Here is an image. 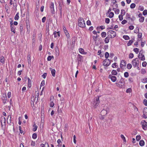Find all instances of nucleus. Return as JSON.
<instances>
[{
	"mask_svg": "<svg viewBox=\"0 0 147 147\" xmlns=\"http://www.w3.org/2000/svg\"><path fill=\"white\" fill-rule=\"evenodd\" d=\"M78 25L81 28H84L85 27V23L83 18L80 17L78 18Z\"/></svg>",
	"mask_w": 147,
	"mask_h": 147,
	"instance_id": "1",
	"label": "nucleus"
},
{
	"mask_svg": "<svg viewBox=\"0 0 147 147\" xmlns=\"http://www.w3.org/2000/svg\"><path fill=\"white\" fill-rule=\"evenodd\" d=\"M100 102L99 97H97L94 99L93 101V108H96L98 106Z\"/></svg>",
	"mask_w": 147,
	"mask_h": 147,
	"instance_id": "2",
	"label": "nucleus"
},
{
	"mask_svg": "<svg viewBox=\"0 0 147 147\" xmlns=\"http://www.w3.org/2000/svg\"><path fill=\"white\" fill-rule=\"evenodd\" d=\"M131 63L134 67L138 66L139 64V61L138 59L136 58L133 59L131 61Z\"/></svg>",
	"mask_w": 147,
	"mask_h": 147,
	"instance_id": "3",
	"label": "nucleus"
},
{
	"mask_svg": "<svg viewBox=\"0 0 147 147\" xmlns=\"http://www.w3.org/2000/svg\"><path fill=\"white\" fill-rule=\"evenodd\" d=\"M107 34L108 36H109V34L110 35V38H113L115 37L116 35V34L115 32L112 30L109 31L107 33Z\"/></svg>",
	"mask_w": 147,
	"mask_h": 147,
	"instance_id": "4",
	"label": "nucleus"
},
{
	"mask_svg": "<svg viewBox=\"0 0 147 147\" xmlns=\"http://www.w3.org/2000/svg\"><path fill=\"white\" fill-rule=\"evenodd\" d=\"M111 63V60L109 59H105L103 62V64L104 66H108L110 65Z\"/></svg>",
	"mask_w": 147,
	"mask_h": 147,
	"instance_id": "5",
	"label": "nucleus"
},
{
	"mask_svg": "<svg viewBox=\"0 0 147 147\" xmlns=\"http://www.w3.org/2000/svg\"><path fill=\"white\" fill-rule=\"evenodd\" d=\"M142 123L143 129L144 130H146L147 129V123L145 121H142Z\"/></svg>",
	"mask_w": 147,
	"mask_h": 147,
	"instance_id": "6",
	"label": "nucleus"
},
{
	"mask_svg": "<svg viewBox=\"0 0 147 147\" xmlns=\"http://www.w3.org/2000/svg\"><path fill=\"white\" fill-rule=\"evenodd\" d=\"M50 8L51 10V12L53 14L55 13V10L54 9V4L53 3L51 2L50 4Z\"/></svg>",
	"mask_w": 147,
	"mask_h": 147,
	"instance_id": "7",
	"label": "nucleus"
},
{
	"mask_svg": "<svg viewBox=\"0 0 147 147\" xmlns=\"http://www.w3.org/2000/svg\"><path fill=\"white\" fill-rule=\"evenodd\" d=\"M77 59L78 64L82 61H83V57L80 54H78L77 55Z\"/></svg>",
	"mask_w": 147,
	"mask_h": 147,
	"instance_id": "8",
	"label": "nucleus"
},
{
	"mask_svg": "<svg viewBox=\"0 0 147 147\" xmlns=\"http://www.w3.org/2000/svg\"><path fill=\"white\" fill-rule=\"evenodd\" d=\"M109 78L111 79V80L113 82H115L117 80L116 77L115 76H113L111 75H109Z\"/></svg>",
	"mask_w": 147,
	"mask_h": 147,
	"instance_id": "9",
	"label": "nucleus"
},
{
	"mask_svg": "<svg viewBox=\"0 0 147 147\" xmlns=\"http://www.w3.org/2000/svg\"><path fill=\"white\" fill-rule=\"evenodd\" d=\"M126 61L124 60H122L121 61L120 66L121 69L123 68V67L125 66L126 65Z\"/></svg>",
	"mask_w": 147,
	"mask_h": 147,
	"instance_id": "10",
	"label": "nucleus"
},
{
	"mask_svg": "<svg viewBox=\"0 0 147 147\" xmlns=\"http://www.w3.org/2000/svg\"><path fill=\"white\" fill-rule=\"evenodd\" d=\"M53 34L54 36V37L56 38L57 37H59L60 36V31H59L58 32H56V31H54Z\"/></svg>",
	"mask_w": 147,
	"mask_h": 147,
	"instance_id": "11",
	"label": "nucleus"
},
{
	"mask_svg": "<svg viewBox=\"0 0 147 147\" xmlns=\"http://www.w3.org/2000/svg\"><path fill=\"white\" fill-rule=\"evenodd\" d=\"M0 121L1 123H2L3 122L5 125L6 121L5 118L4 117H1L0 119Z\"/></svg>",
	"mask_w": 147,
	"mask_h": 147,
	"instance_id": "12",
	"label": "nucleus"
},
{
	"mask_svg": "<svg viewBox=\"0 0 147 147\" xmlns=\"http://www.w3.org/2000/svg\"><path fill=\"white\" fill-rule=\"evenodd\" d=\"M2 100L3 103L5 104L7 100V97L6 94L4 96H2Z\"/></svg>",
	"mask_w": 147,
	"mask_h": 147,
	"instance_id": "13",
	"label": "nucleus"
},
{
	"mask_svg": "<svg viewBox=\"0 0 147 147\" xmlns=\"http://www.w3.org/2000/svg\"><path fill=\"white\" fill-rule=\"evenodd\" d=\"M100 114L101 115L105 116L107 114V111L105 110H102L100 112Z\"/></svg>",
	"mask_w": 147,
	"mask_h": 147,
	"instance_id": "14",
	"label": "nucleus"
},
{
	"mask_svg": "<svg viewBox=\"0 0 147 147\" xmlns=\"http://www.w3.org/2000/svg\"><path fill=\"white\" fill-rule=\"evenodd\" d=\"M59 106L58 107L57 111L59 114L61 115L62 113V110H63V108H61L59 109Z\"/></svg>",
	"mask_w": 147,
	"mask_h": 147,
	"instance_id": "15",
	"label": "nucleus"
},
{
	"mask_svg": "<svg viewBox=\"0 0 147 147\" xmlns=\"http://www.w3.org/2000/svg\"><path fill=\"white\" fill-rule=\"evenodd\" d=\"M138 57L142 61H144L145 60V57L144 55L141 56H140L139 55H138Z\"/></svg>",
	"mask_w": 147,
	"mask_h": 147,
	"instance_id": "16",
	"label": "nucleus"
},
{
	"mask_svg": "<svg viewBox=\"0 0 147 147\" xmlns=\"http://www.w3.org/2000/svg\"><path fill=\"white\" fill-rule=\"evenodd\" d=\"M110 37L107 36L105 39L104 41L105 43H108L109 42Z\"/></svg>",
	"mask_w": 147,
	"mask_h": 147,
	"instance_id": "17",
	"label": "nucleus"
},
{
	"mask_svg": "<svg viewBox=\"0 0 147 147\" xmlns=\"http://www.w3.org/2000/svg\"><path fill=\"white\" fill-rule=\"evenodd\" d=\"M28 86L29 88H30L31 87V81L29 78H28Z\"/></svg>",
	"mask_w": 147,
	"mask_h": 147,
	"instance_id": "18",
	"label": "nucleus"
},
{
	"mask_svg": "<svg viewBox=\"0 0 147 147\" xmlns=\"http://www.w3.org/2000/svg\"><path fill=\"white\" fill-rule=\"evenodd\" d=\"M79 51L80 53L83 54H85L86 53L84 51V49H83L80 48L79 49Z\"/></svg>",
	"mask_w": 147,
	"mask_h": 147,
	"instance_id": "19",
	"label": "nucleus"
},
{
	"mask_svg": "<svg viewBox=\"0 0 147 147\" xmlns=\"http://www.w3.org/2000/svg\"><path fill=\"white\" fill-rule=\"evenodd\" d=\"M28 21L27 22L26 21V27H27V32L30 30V27L29 24L28 23Z\"/></svg>",
	"mask_w": 147,
	"mask_h": 147,
	"instance_id": "20",
	"label": "nucleus"
},
{
	"mask_svg": "<svg viewBox=\"0 0 147 147\" xmlns=\"http://www.w3.org/2000/svg\"><path fill=\"white\" fill-rule=\"evenodd\" d=\"M144 142L143 140H140L139 142V145L141 146H142L144 145Z\"/></svg>",
	"mask_w": 147,
	"mask_h": 147,
	"instance_id": "21",
	"label": "nucleus"
},
{
	"mask_svg": "<svg viewBox=\"0 0 147 147\" xmlns=\"http://www.w3.org/2000/svg\"><path fill=\"white\" fill-rule=\"evenodd\" d=\"M0 61L3 64L4 63V58L3 56L0 57Z\"/></svg>",
	"mask_w": 147,
	"mask_h": 147,
	"instance_id": "22",
	"label": "nucleus"
},
{
	"mask_svg": "<svg viewBox=\"0 0 147 147\" xmlns=\"http://www.w3.org/2000/svg\"><path fill=\"white\" fill-rule=\"evenodd\" d=\"M19 18V12H18L17 13L14 17V19L16 20H18Z\"/></svg>",
	"mask_w": 147,
	"mask_h": 147,
	"instance_id": "23",
	"label": "nucleus"
},
{
	"mask_svg": "<svg viewBox=\"0 0 147 147\" xmlns=\"http://www.w3.org/2000/svg\"><path fill=\"white\" fill-rule=\"evenodd\" d=\"M121 79L119 82V83H120L121 84L124 85V79L121 76Z\"/></svg>",
	"mask_w": 147,
	"mask_h": 147,
	"instance_id": "24",
	"label": "nucleus"
},
{
	"mask_svg": "<svg viewBox=\"0 0 147 147\" xmlns=\"http://www.w3.org/2000/svg\"><path fill=\"white\" fill-rule=\"evenodd\" d=\"M38 128V126L37 125H36L35 124H34L33 125V127L32 129V130L34 131H35Z\"/></svg>",
	"mask_w": 147,
	"mask_h": 147,
	"instance_id": "25",
	"label": "nucleus"
},
{
	"mask_svg": "<svg viewBox=\"0 0 147 147\" xmlns=\"http://www.w3.org/2000/svg\"><path fill=\"white\" fill-rule=\"evenodd\" d=\"M55 69H52L51 70V73L53 76L55 77Z\"/></svg>",
	"mask_w": 147,
	"mask_h": 147,
	"instance_id": "26",
	"label": "nucleus"
},
{
	"mask_svg": "<svg viewBox=\"0 0 147 147\" xmlns=\"http://www.w3.org/2000/svg\"><path fill=\"white\" fill-rule=\"evenodd\" d=\"M111 74L113 75H116L117 74V72L115 70H113L112 71Z\"/></svg>",
	"mask_w": 147,
	"mask_h": 147,
	"instance_id": "27",
	"label": "nucleus"
},
{
	"mask_svg": "<svg viewBox=\"0 0 147 147\" xmlns=\"http://www.w3.org/2000/svg\"><path fill=\"white\" fill-rule=\"evenodd\" d=\"M114 15V13L113 12H111L109 13V17L110 18H111L113 17Z\"/></svg>",
	"mask_w": 147,
	"mask_h": 147,
	"instance_id": "28",
	"label": "nucleus"
},
{
	"mask_svg": "<svg viewBox=\"0 0 147 147\" xmlns=\"http://www.w3.org/2000/svg\"><path fill=\"white\" fill-rule=\"evenodd\" d=\"M20 33L22 32L23 30V25L22 24H20Z\"/></svg>",
	"mask_w": 147,
	"mask_h": 147,
	"instance_id": "29",
	"label": "nucleus"
},
{
	"mask_svg": "<svg viewBox=\"0 0 147 147\" xmlns=\"http://www.w3.org/2000/svg\"><path fill=\"white\" fill-rule=\"evenodd\" d=\"M101 36L103 38L105 37L107 35V34H106V32H102L101 34Z\"/></svg>",
	"mask_w": 147,
	"mask_h": 147,
	"instance_id": "30",
	"label": "nucleus"
},
{
	"mask_svg": "<svg viewBox=\"0 0 147 147\" xmlns=\"http://www.w3.org/2000/svg\"><path fill=\"white\" fill-rule=\"evenodd\" d=\"M123 38H124L125 40H128L129 39V37L127 35H124L123 36Z\"/></svg>",
	"mask_w": 147,
	"mask_h": 147,
	"instance_id": "31",
	"label": "nucleus"
},
{
	"mask_svg": "<svg viewBox=\"0 0 147 147\" xmlns=\"http://www.w3.org/2000/svg\"><path fill=\"white\" fill-rule=\"evenodd\" d=\"M133 42V41L132 40H129L127 43V45L128 46L131 45L132 43Z\"/></svg>",
	"mask_w": 147,
	"mask_h": 147,
	"instance_id": "32",
	"label": "nucleus"
},
{
	"mask_svg": "<svg viewBox=\"0 0 147 147\" xmlns=\"http://www.w3.org/2000/svg\"><path fill=\"white\" fill-rule=\"evenodd\" d=\"M37 137V134L36 133H34L32 135V138L34 139H36Z\"/></svg>",
	"mask_w": 147,
	"mask_h": 147,
	"instance_id": "33",
	"label": "nucleus"
},
{
	"mask_svg": "<svg viewBox=\"0 0 147 147\" xmlns=\"http://www.w3.org/2000/svg\"><path fill=\"white\" fill-rule=\"evenodd\" d=\"M120 137L121 138L123 139V141L125 142H126V140L125 139V137L124 136L123 134L121 135Z\"/></svg>",
	"mask_w": 147,
	"mask_h": 147,
	"instance_id": "34",
	"label": "nucleus"
},
{
	"mask_svg": "<svg viewBox=\"0 0 147 147\" xmlns=\"http://www.w3.org/2000/svg\"><path fill=\"white\" fill-rule=\"evenodd\" d=\"M121 14L120 15L122 16L124 15L125 13V10L123 9H122L121 10Z\"/></svg>",
	"mask_w": 147,
	"mask_h": 147,
	"instance_id": "35",
	"label": "nucleus"
},
{
	"mask_svg": "<svg viewBox=\"0 0 147 147\" xmlns=\"http://www.w3.org/2000/svg\"><path fill=\"white\" fill-rule=\"evenodd\" d=\"M117 64L116 63H113L112 65V67L113 68L117 67L118 66L116 65Z\"/></svg>",
	"mask_w": 147,
	"mask_h": 147,
	"instance_id": "36",
	"label": "nucleus"
},
{
	"mask_svg": "<svg viewBox=\"0 0 147 147\" xmlns=\"http://www.w3.org/2000/svg\"><path fill=\"white\" fill-rule=\"evenodd\" d=\"M133 50L136 54H138L139 52V49L137 48H134Z\"/></svg>",
	"mask_w": 147,
	"mask_h": 147,
	"instance_id": "37",
	"label": "nucleus"
},
{
	"mask_svg": "<svg viewBox=\"0 0 147 147\" xmlns=\"http://www.w3.org/2000/svg\"><path fill=\"white\" fill-rule=\"evenodd\" d=\"M109 56V54L108 52H106L105 54V57L107 59L108 58Z\"/></svg>",
	"mask_w": 147,
	"mask_h": 147,
	"instance_id": "38",
	"label": "nucleus"
},
{
	"mask_svg": "<svg viewBox=\"0 0 147 147\" xmlns=\"http://www.w3.org/2000/svg\"><path fill=\"white\" fill-rule=\"evenodd\" d=\"M144 17H141L139 19V21L140 22H144Z\"/></svg>",
	"mask_w": 147,
	"mask_h": 147,
	"instance_id": "39",
	"label": "nucleus"
},
{
	"mask_svg": "<svg viewBox=\"0 0 147 147\" xmlns=\"http://www.w3.org/2000/svg\"><path fill=\"white\" fill-rule=\"evenodd\" d=\"M100 28H101V30H103L105 28V27L104 26H100V27H98L96 28V29L98 30V29H99Z\"/></svg>",
	"mask_w": 147,
	"mask_h": 147,
	"instance_id": "40",
	"label": "nucleus"
},
{
	"mask_svg": "<svg viewBox=\"0 0 147 147\" xmlns=\"http://www.w3.org/2000/svg\"><path fill=\"white\" fill-rule=\"evenodd\" d=\"M129 76V73L127 72H125L124 73V76L125 78H127Z\"/></svg>",
	"mask_w": 147,
	"mask_h": 147,
	"instance_id": "41",
	"label": "nucleus"
},
{
	"mask_svg": "<svg viewBox=\"0 0 147 147\" xmlns=\"http://www.w3.org/2000/svg\"><path fill=\"white\" fill-rule=\"evenodd\" d=\"M136 6V5L134 3H132L131 4L130 6V7L131 9H133Z\"/></svg>",
	"mask_w": 147,
	"mask_h": 147,
	"instance_id": "42",
	"label": "nucleus"
},
{
	"mask_svg": "<svg viewBox=\"0 0 147 147\" xmlns=\"http://www.w3.org/2000/svg\"><path fill=\"white\" fill-rule=\"evenodd\" d=\"M11 32H13L14 33H15V29L14 28V26L11 27Z\"/></svg>",
	"mask_w": 147,
	"mask_h": 147,
	"instance_id": "43",
	"label": "nucleus"
},
{
	"mask_svg": "<svg viewBox=\"0 0 147 147\" xmlns=\"http://www.w3.org/2000/svg\"><path fill=\"white\" fill-rule=\"evenodd\" d=\"M126 16L127 20H128L130 18V15L128 13H127L126 14Z\"/></svg>",
	"mask_w": 147,
	"mask_h": 147,
	"instance_id": "44",
	"label": "nucleus"
},
{
	"mask_svg": "<svg viewBox=\"0 0 147 147\" xmlns=\"http://www.w3.org/2000/svg\"><path fill=\"white\" fill-rule=\"evenodd\" d=\"M134 56L133 54L130 53L129 55V58L130 59H132L134 57Z\"/></svg>",
	"mask_w": 147,
	"mask_h": 147,
	"instance_id": "45",
	"label": "nucleus"
},
{
	"mask_svg": "<svg viewBox=\"0 0 147 147\" xmlns=\"http://www.w3.org/2000/svg\"><path fill=\"white\" fill-rule=\"evenodd\" d=\"M110 19L109 18H106L105 20V22L106 23L108 24L110 22Z\"/></svg>",
	"mask_w": 147,
	"mask_h": 147,
	"instance_id": "46",
	"label": "nucleus"
},
{
	"mask_svg": "<svg viewBox=\"0 0 147 147\" xmlns=\"http://www.w3.org/2000/svg\"><path fill=\"white\" fill-rule=\"evenodd\" d=\"M141 136L140 135H138L136 136V140L139 141L141 139Z\"/></svg>",
	"mask_w": 147,
	"mask_h": 147,
	"instance_id": "47",
	"label": "nucleus"
},
{
	"mask_svg": "<svg viewBox=\"0 0 147 147\" xmlns=\"http://www.w3.org/2000/svg\"><path fill=\"white\" fill-rule=\"evenodd\" d=\"M143 103L145 106H147V100L146 99H144V100Z\"/></svg>",
	"mask_w": 147,
	"mask_h": 147,
	"instance_id": "48",
	"label": "nucleus"
},
{
	"mask_svg": "<svg viewBox=\"0 0 147 147\" xmlns=\"http://www.w3.org/2000/svg\"><path fill=\"white\" fill-rule=\"evenodd\" d=\"M132 67V65H131L130 63H129L127 64V68L128 69H130Z\"/></svg>",
	"mask_w": 147,
	"mask_h": 147,
	"instance_id": "49",
	"label": "nucleus"
},
{
	"mask_svg": "<svg viewBox=\"0 0 147 147\" xmlns=\"http://www.w3.org/2000/svg\"><path fill=\"white\" fill-rule=\"evenodd\" d=\"M119 20L120 21H121L123 20V16H122L121 15H119Z\"/></svg>",
	"mask_w": 147,
	"mask_h": 147,
	"instance_id": "50",
	"label": "nucleus"
},
{
	"mask_svg": "<svg viewBox=\"0 0 147 147\" xmlns=\"http://www.w3.org/2000/svg\"><path fill=\"white\" fill-rule=\"evenodd\" d=\"M113 10H114L118 7L117 4L116 3L115 4H113Z\"/></svg>",
	"mask_w": 147,
	"mask_h": 147,
	"instance_id": "51",
	"label": "nucleus"
},
{
	"mask_svg": "<svg viewBox=\"0 0 147 147\" xmlns=\"http://www.w3.org/2000/svg\"><path fill=\"white\" fill-rule=\"evenodd\" d=\"M146 73V70L144 69H142L141 70V73L142 74H144Z\"/></svg>",
	"mask_w": 147,
	"mask_h": 147,
	"instance_id": "52",
	"label": "nucleus"
},
{
	"mask_svg": "<svg viewBox=\"0 0 147 147\" xmlns=\"http://www.w3.org/2000/svg\"><path fill=\"white\" fill-rule=\"evenodd\" d=\"M65 33L67 38H69V37L70 36L69 34V33L68 32V31L65 32Z\"/></svg>",
	"mask_w": 147,
	"mask_h": 147,
	"instance_id": "53",
	"label": "nucleus"
},
{
	"mask_svg": "<svg viewBox=\"0 0 147 147\" xmlns=\"http://www.w3.org/2000/svg\"><path fill=\"white\" fill-rule=\"evenodd\" d=\"M119 11H120L118 9H117L115 11V13L116 14H119Z\"/></svg>",
	"mask_w": 147,
	"mask_h": 147,
	"instance_id": "54",
	"label": "nucleus"
},
{
	"mask_svg": "<svg viewBox=\"0 0 147 147\" xmlns=\"http://www.w3.org/2000/svg\"><path fill=\"white\" fill-rule=\"evenodd\" d=\"M86 24L88 25H91V21L89 20H88L86 22Z\"/></svg>",
	"mask_w": 147,
	"mask_h": 147,
	"instance_id": "55",
	"label": "nucleus"
},
{
	"mask_svg": "<svg viewBox=\"0 0 147 147\" xmlns=\"http://www.w3.org/2000/svg\"><path fill=\"white\" fill-rule=\"evenodd\" d=\"M54 105V103L53 102H51L50 104V106L51 107H53Z\"/></svg>",
	"mask_w": 147,
	"mask_h": 147,
	"instance_id": "56",
	"label": "nucleus"
},
{
	"mask_svg": "<svg viewBox=\"0 0 147 147\" xmlns=\"http://www.w3.org/2000/svg\"><path fill=\"white\" fill-rule=\"evenodd\" d=\"M142 82L144 83H147V78H145L142 79Z\"/></svg>",
	"mask_w": 147,
	"mask_h": 147,
	"instance_id": "57",
	"label": "nucleus"
},
{
	"mask_svg": "<svg viewBox=\"0 0 147 147\" xmlns=\"http://www.w3.org/2000/svg\"><path fill=\"white\" fill-rule=\"evenodd\" d=\"M143 14L144 16L146 15L147 14V10H145L143 12Z\"/></svg>",
	"mask_w": 147,
	"mask_h": 147,
	"instance_id": "58",
	"label": "nucleus"
},
{
	"mask_svg": "<svg viewBox=\"0 0 147 147\" xmlns=\"http://www.w3.org/2000/svg\"><path fill=\"white\" fill-rule=\"evenodd\" d=\"M116 84L117 86H118L119 87H120V88L122 87V84H119V83H117V82H116Z\"/></svg>",
	"mask_w": 147,
	"mask_h": 147,
	"instance_id": "59",
	"label": "nucleus"
},
{
	"mask_svg": "<svg viewBox=\"0 0 147 147\" xmlns=\"http://www.w3.org/2000/svg\"><path fill=\"white\" fill-rule=\"evenodd\" d=\"M31 145L33 146H34L35 145V142L32 141L31 142Z\"/></svg>",
	"mask_w": 147,
	"mask_h": 147,
	"instance_id": "60",
	"label": "nucleus"
},
{
	"mask_svg": "<svg viewBox=\"0 0 147 147\" xmlns=\"http://www.w3.org/2000/svg\"><path fill=\"white\" fill-rule=\"evenodd\" d=\"M147 65V63L146 61L143 62L142 63V66L143 67H146Z\"/></svg>",
	"mask_w": 147,
	"mask_h": 147,
	"instance_id": "61",
	"label": "nucleus"
},
{
	"mask_svg": "<svg viewBox=\"0 0 147 147\" xmlns=\"http://www.w3.org/2000/svg\"><path fill=\"white\" fill-rule=\"evenodd\" d=\"M47 75V74L45 73L42 75V77L43 78L45 79L46 78Z\"/></svg>",
	"mask_w": 147,
	"mask_h": 147,
	"instance_id": "62",
	"label": "nucleus"
},
{
	"mask_svg": "<svg viewBox=\"0 0 147 147\" xmlns=\"http://www.w3.org/2000/svg\"><path fill=\"white\" fill-rule=\"evenodd\" d=\"M127 22V21L126 20H123V21L121 22V24H125Z\"/></svg>",
	"mask_w": 147,
	"mask_h": 147,
	"instance_id": "63",
	"label": "nucleus"
},
{
	"mask_svg": "<svg viewBox=\"0 0 147 147\" xmlns=\"http://www.w3.org/2000/svg\"><path fill=\"white\" fill-rule=\"evenodd\" d=\"M5 8L6 10V11L8 10L9 9V7L7 4H6L5 5Z\"/></svg>",
	"mask_w": 147,
	"mask_h": 147,
	"instance_id": "64",
	"label": "nucleus"
}]
</instances>
